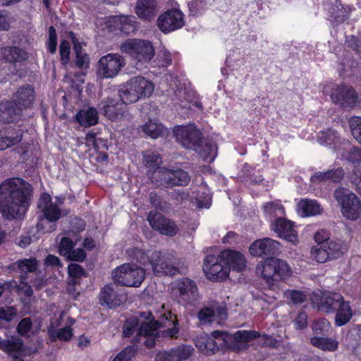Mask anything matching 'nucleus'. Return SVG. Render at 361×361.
Masks as SVG:
<instances>
[{
  "instance_id": "nucleus-31",
  "label": "nucleus",
  "mask_w": 361,
  "mask_h": 361,
  "mask_svg": "<svg viewBox=\"0 0 361 361\" xmlns=\"http://www.w3.org/2000/svg\"><path fill=\"white\" fill-rule=\"evenodd\" d=\"M69 35L73 41V49L75 52V65L78 68H81V69H86V68H89L90 61L88 54L84 51L81 43H79L74 32H70Z\"/></svg>"
},
{
  "instance_id": "nucleus-34",
  "label": "nucleus",
  "mask_w": 361,
  "mask_h": 361,
  "mask_svg": "<svg viewBox=\"0 0 361 361\" xmlns=\"http://www.w3.org/2000/svg\"><path fill=\"white\" fill-rule=\"evenodd\" d=\"M310 342L313 346L327 352H335L339 348V341L325 335H322V338H310Z\"/></svg>"
},
{
  "instance_id": "nucleus-45",
  "label": "nucleus",
  "mask_w": 361,
  "mask_h": 361,
  "mask_svg": "<svg viewBox=\"0 0 361 361\" xmlns=\"http://www.w3.org/2000/svg\"><path fill=\"white\" fill-rule=\"evenodd\" d=\"M194 352V347L190 344H181V345L174 347V361L187 360L193 355Z\"/></svg>"
},
{
  "instance_id": "nucleus-61",
  "label": "nucleus",
  "mask_w": 361,
  "mask_h": 361,
  "mask_svg": "<svg viewBox=\"0 0 361 361\" xmlns=\"http://www.w3.org/2000/svg\"><path fill=\"white\" fill-rule=\"evenodd\" d=\"M344 170L343 168H336V169L328 170V179L333 182H339L343 179Z\"/></svg>"
},
{
  "instance_id": "nucleus-28",
  "label": "nucleus",
  "mask_w": 361,
  "mask_h": 361,
  "mask_svg": "<svg viewBox=\"0 0 361 361\" xmlns=\"http://www.w3.org/2000/svg\"><path fill=\"white\" fill-rule=\"evenodd\" d=\"M340 298L336 303V314L335 315V323L338 326L345 325L350 321L353 315V311L351 309L349 302L344 300L343 296L338 293Z\"/></svg>"
},
{
  "instance_id": "nucleus-39",
  "label": "nucleus",
  "mask_w": 361,
  "mask_h": 361,
  "mask_svg": "<svg viewBox=\"0 0 361 361\" xmlns=\"http://www.w3.org/2000/svg\"><path fill=\"white\" fill-rule=\"evenodd\" d=\"M218 147L214 142H204L200 145L199 143V147L197 152L200 155L202 156L204 161H213L217 154Z\"/></svg>"
},
{
  "instance_id": "nucleus-20",
  "label": "nucleus",
  "mask_w": 361,
  "mask_h": 361,
  "mask_svg": "<svg viewBox=\"0 0 361 361\" xmlns=\"http://www.w3.org/2000/svg\"><path fill=\"white\" fill-rule=\"evenodd\" d=\"M339 299L338 292H317L313 293L312 301L319 310L326 313H336L337 302Z\"/></svg>"
},
{
  "instance_id": "nucleus-3",
  "label": "nucleus",
  "mask_w": 361,
  "mask_h": 361,
  "mask_svg": "<svg viewBox=\"0 0 361 361\" xmlns=\"http://www.w3.org/2000/svg\"><path fill=\"white\" fill-rule=\"evenodd\" d=\"M129 254L134 259L142 264L148 263L156 276H164V274L173 276L178 271L174 262V257L170 253L161 252V250L145 252L139 248H133L129 251Z\"/></svg>"
},
{
  "instance_id": "nucleus-32",
  "label": "nucleus",
  "mask_w": 361,
  "mask_h": 361,
  "mask_svg": "<svg viewBox=\"0 0 361 361\" xmlns=\"http://www.w3.org/2000/svg\"><path fill=\"white\" fill-rule=\"evenodd\" d=\"M298 212L302 216H309V215H317L321 214L322 208L315 200H308L302 198L297 206Z\"/></svg>"
},
{
  "instance_id": "nucleus-17",
  "label": "nucleus",
  "mask_w": 361,
  "mask_h": 361,
  "mask_svg": "<svg viewBox=\"0 0 361 361\" xmlns=\"http://www.w3.org/2000/svg\"><path fill=\"white\" fill-rule=\"evenodd\" d=\"M259 334L257 331H247V329H240L231 335L225 331V349H231L232 350H241L246 346V343L259 337Z\"/></svg>"
},
{
  "instance_id": "nucleus-24",
  "label": "nucleus",
  "mask_w": 361,
  "mask_h": 361,
  "mask_svg": "<svg viewBox=\"0 0 361 361\" xmlns=\"http://www.w3.org/2000/svg\"><path fill=\"white\" fill-rule=\"evenodd\" d=\"M179 291V297L183 302H193L199 296L198 288L196 283L190 279H181L177 283Z\"/></svg>"
},
{
  "instance_id": "nucleus-2",
  "label": "nucleus",
  "mask_w": 361,
  "mask_h": 361,
  "mask_svg": "<svg viewBox=\"0 0 361 361\" xmlns=\"http://www.w3.org/2000/svg\"><path fill=\"white\" fill-rule=\"evenodd\" d=\"M178 322L175 314L171 312L159 316L158 320H155L152 312L140 313V325L139 334L140 337H145L144 343L148 348H152L156 343L155 336L158 333V329L163 326L165 329L162 331L164 336L166 337H176L178 333Z\"/></svg>"
},
{
  "instance_id": "nucleus-53",
  "label": "nucleus",
  "mask_w": 361,
  "mask_h": 361,
  "mask_svg": "<svg viewBox=\"0 0 361 361\" xmlns=\"http://www.w3.org/2000/svg\"><path fill=\"white\" fill-rule=\"evenodd\" d=\"M349 125L353 136L361 144V116H352Z\"/></svg>"
},
{
  "instance_id": "nucleus-55",
  "label": "nucleus",
  "mask_w": 361,
  "mask_h": 361,
  "mask_svg": "<svg viewBox=\"0 0 361 361\" xmlns=\"http://www.w3.org/2000/svg\"><path fill=\"white\" fill-rule=\"evenodd\" d=\"M47 49L51 53H55L57 49V34L54 25L49 27V39L47 41Z\"/></svg>"
},
{
  "instance_id": "nucleus-7",
  "label": "nucleus",
  "mask_w": 361,
  "mask_h": 361,
  "mask_svg": "<svg viewBox=\"0 0 361 361\" xmlns=\"http://www.w3.org/2000/svg\"><path fill=\"white\" fill-rule=\"evenodd\" d=\"M58 202H53V200L48 193H43L38 201V207L40 211L42 212L44 219H42L37 224V226L38 228H42V230H47L46 224L47 222H56L58 219L61 218L63 213L62 210L60 208V205L63 203V198H57ZM54 225H50L48 231H51V230H54Z\"/></svg>"
},
{
  "instance_id": "nucleus-62",
  "label": "nucleus",
  "mask_w": 361,
  "mask_h": 361,
  "mask_svg": "<svg viewBox=\"0 0 361 361\" xmlns=\"http://www.w3.org/2000/svg\"><path fill=\"white\" fill-rule=\"evenodd\" d=\"M156 361H175L174 347L169 351H161L157 354Z\"/></svg>"
},
{
  "instance_id": "nucleus-64",
  "label": "nucleus",
  "mask_w": 361,
  "mask_h": 361,
  "mask_svg": "<svg viewBox=\"0 0 361 361\" xmlns=\"http://www.w3.org/2000/svg\"><path fill=\"white\" fill-rule=\"evenodd\" d=\"M9 102H3L0 104V121H11L10 114L8 111Z\"/></svg>"
},
{
  "instance_id": "nucleus-30",
  "label": "nucleus",
  "mask_w": 361,
  "mask_h": 361,
  "mask_svg": "<svg viewBox=\"0 0 361 361\" xmlns=\"http://www.w3.org/2000/svg\"><path fill=\"white\" fill-rule=\"evenodd\" d=\"M326 261L329 259H336L342 257L347 250V247L342 240H331L326 233Z\"/></svg>"
},
{
  "instance_id": "nucleus-21",
  "label": "nucleus",
  "mask_w": 361,
  "mask_h": 361,
  "mask_svg": "<svg viewBox=\"0 0 361 361\" xmlns=\"http://www.w3.org/2000/svg\"><path fill=\"white\" fill-rule=\"evenodd\" d=\"M331 99L342 106H355L357 102H361L355 89L346 85L337 86L331 93Z\"/></svg>"
},
{
  "instance_id": "nucleus-48",
  "label": "nucleus",
  "mask_w": 361,
  "mask_h": 361,
  "mask_svg": "<svg viewBox=\"0 0 361 361\" xmlns=\"http://www.w3.org/2000/svg\"><path fill=\"white\" fill-rule=\"evenodd\" d=\"M284 295L293 303H302L307 298L306 292L298 290V289H288L285 291Z\"/></svg>"
},
{
  "instance_id": "nucleus-38",
  "label": "nucleus",
  "mask_w": 361,
  "mask_h": 361,
  "mask_svg": "<svg viewBox=\"0 0 361 361\" xmlns=\"http://www.w3.org/2000/svg\"><path fill=\"white\" fill-rule=\"evenodd\" d=\"M140 326V318L137 317H130L126 320L124 324L123 334L125 337H130L135 331L137 332V336L134 338L133 341H140V335L139 334V328Z\"/></svg>"
},
{
  "instance_id": "nucleus-5",
  "label": "nucleus",
  "mask_w": 361,
  "mask_h": 361,
  "mask_svg": "<svg viewBox=\"0 0 361 361\" xmlns=\"http://www.w3.org/2000/svg\"><path fill=\"white\" fill-rule=\"evenodd\" d=\"M154 91V85L151 80L144 76L130 78L119 90L118 96L123 102H135L140 99L149 97Z\"/></svg>"
},
{
  "instance_id": "nucleus-57",
  "label": "nucleus",
  "mask_w": 361,
  "mask_h": 361,
  "mask_svg": "<svg viewBox=\"0 0 361 361\" xmlns=\"http://www.w3.org/2000/svg\"><path fill=\"white\" fill-rule=\"evenodd\" d=\"M32 320L30 317H24L20 320L17 326L18 332L23 336L27 334L28 331L32 329Z\"/></svg>"
},
{
  "instance_id": "nucleus-36",
  "label": "nucleus",
  "mask_w": 361,
  "mask_h": 361,
  "mask_svg": "<svg viewBox=\"0 0 361 361\" xmlns=\"http://www.w3.org/2000/svg\"><path fill=\"white\" fill-rule=\"evenodd\" d=\"M115 23L121 32L126 35H130L136 30L137 23L135 16H118Z\"/></svg>"
},
{
  "instance_id": "nucleus-22",
  "label": "nucleus",
  "mask_w": 361,
  "mask_h": 361,
  "mask_svg": "<svg viewBox=\"0 0 361 361\" xmlns=\"http://www.w3.org/2000/svg\"><path fill=\"white\" fill-rule=\"evenodd\" d=\"M281 248V244L276 240L265 237L254 241L250 247V253L252 255H267V254H276Z\"/></svg>"
},
{
  "instance_id": "nucleus-25",
  "label": "nucleus",
  "mask_w": 361,
  "mask_h": 361,
  "mask_svg": "<svg viewBox=\"0 0 361 361\" xmlns=\"http://www.w3.org/2000/svg\"><path fill=\"white\" fill-rule=\"evenodd\" d=\"M116 99V98H112V97H108L100 103V107L102 109L105 116L109 118H118V117L122 116L126 109V103L122 101Z\"/></svg>"
},
{
  "instance_id": "nucleus-58",
  "label": "nucleus",
  "mask_w": 361,
  "mask_h": 361,
  "mask_svg": "<svg viewBox=\"0 0 361 361\" xmlns=\"http://www.w3.org/2000/svg\"><path fill=\"white\" fill-rule=\"evenodd\" d=\"M135 348L133 345L126 347L118 355L114 357V361H129L134 355Z\"/></svg>"
},
{
  "instance_id": "nucleus-33",
  "label": "nucleus",
  "mask_w": 361,
  "mask_h": 361,
  "mask_svg": "<svg viewBox=\"0 0 361 361\" xmlns=\"http://www.w3.org/2000/svg\"><path fill=\"white\" fill-rule=\"evenodd\" d=\"M76 119L81 126L90 127L97 124L99 121L98 111L95 107H87L80 110L76 114Z\"/></svg>"
},
{
  "instance_id": "nucleus-26",
  "label": "nucleus",
  "mask_w": 361,
  "mask_h": 361,
  "mask_svg": "<svg viewBox=\"0 0 361 361\" xmlns=\"http://www.w3.org/2000/svg\"><path fill=\"white\" fill-rule=\"evenodd\" d=\"M272 228L279 236L284 238V239L289 242L295 243L298 240V235L296 231H295L294 224L289 221V220L279 217L272 224Z\"/></svg>"
},
{
  "instance_id": "nucleus-8",
  "label": "nucleus",
  "mask_w": 361,
  "mask_h": 361,
  "mask_svg": "<svg viewBox=\"0 0 361 361\" xmlns=\"http://www.w3.org/2000/svg\"><path fill=\"white\" fill-rule=\"evenodd\" d=\"M146 273L143 268L136 264H122L112 271V277L116 283L125 285V286H140Z\"/></svg>"
},
{
  "instance_id": "nucleus-27",
  "label": "nucleus",
  "mask_w": 361,
  "mask_h": 361,
  "mask_svg": "<svg viewBox=\"0 0 361 361\" xmlns=\"http://www.w3.org/2000/svg\"><path fill=\"white\" fill-rule=\"evenodd\" d=\"M159 11L156 0H137L135 4V13L142 20L150 21Z\"/></svg>"
},
{
  "instance_id": "nucleus-42",
  "label": "nucleus",
  "mask_w": 361,
  "mask_h": 361,
  "mask_svg": "<svg viewBox=\"0 0 361 361\" xmlns=\"http://www.w3.org/2000/svg\"><path fill=\"white\" fill-rule=\"evenodd\" d=\"M3 54L8 61H21L27 57V52L19 47L4 49Z\"/></svg>"
},
{
  "instance_id": "nucleus-59",
  "label": "nucleus",
  "mask_w": 361,
  "mask_h": 361,
  "mask_svg": "<svg viewBox=\"0 0 361 361\" xmlns=\"http://www.w3.org/2000/svg\"><path fill=\"white\" fill-rule=\"evenodd\" d=\"M207 5L206 1L204 0H192L189 4V10L192 14H199L201 11H204Z\"/></svg>"
},
{
  "instance_id": "nucleus-6",
  "label": "nucleus",
  "mask_w": 361,
  "mask_h": 361,
  "mask_svg": "<svg viewBox=\"0 0 361 361\" xmlns=\"http://www.w3.org/2000/svg\"><path fill=\"white\" fill-rule=\"evenodd\" d=\"M256 271L265 279L268 285H273L274 281L289 277L291 268L284 260L277 257H268L257 264Z\"/></svg>"
},
{
  "instance_id": "nucleus-54",
  "label": "nucleus",
  "mask_w": 361,
  "mask_h": 361,
  "mask_svg": "<svg viewBox=\"0 0 361 361\" xmlns=\"http://www.w3.org/2000/svg\"><path fill=\"white\" fill-rule=\"evenodd\" d=\"M264 211L267 215L274 216V215H278V214H283L284 208L279 202H267L264 205Z\"/></svg>"
},
{
  "instance_id": "nucleus-47",
  "label": "nucleus",
  "mask_w": 361,
  "mask_h": 361,
  "mask_svg": "<svg viewBox=\"0 0 361 361\" xmlns=\"http://www.w3.org/2000/svg\"><path fill=\"white\" fill-rule=\"evenodd\" d=\"M142 130L151 137H158L161 135L164 127L161 123L153 122V121H147L142 127Z\"/></svg>"
},
{
  "instance_id": "nucleus-63",
  "label": "nucleus",
  "mask_w": 361,
  "mask_h": 361,
  "mask_svg": "<svg viewBox=\"0 0 361 361\" xmlns=\"http://www.w3.org/2000/svg\"><path fill=\"white\" fill-rule=\"evenodd\" d=\"M307 325V314L305 312H300L295 319V326L298 329H302Z\"/></svg>"
},
{
  "instance_id": "nucleus-13",
  "label": "nucleus",
  "mask_w": 361,
  "mask_h": 361,
  "mask_svg": "<svg viewBox=\"0 0 361 361\" xmlns=\"http://www.w3.org/2000/svg\"><path fill=\"white\" fill-rule=\"evenodd\" d=\"M35 90L27 85L26 86H22L16 92L13 97V100L9 102V106L7 108V111L10 114L11 121H13L15 115H20L21 111L25 108H28L32 105L35 100Z\"/></svg>"
},
{
  "instance_id": "nucleus-16",
  "label": "nucleus",
  "mask_w": 361,
  "mask_h": 361,
  "mask_svg": "<svg viewBox=\"0 0 361 361\" xmlns=\"http://www.w3.org/2000/svg\"><path fill=\"white\" fill-rule=\"evenodd\" d=\"M184 15L178 8L167 10L159 15L157 25L162 32H172L185 24Z\"/></svg>"
},
{
  "instance_id": "nucleus-35",
  "label": "nucleus",
  "mask_w": 361,
  "mask_h": 361,
  "mask_svg": "<svg viewBox=\"0 0 361 361\" xmlns=\"http://www.w3.org/2000/svg\"><path fill=\"white\" fill-rule=\"evenodd\" d=\"M100 302L102 305L106 303L109 307H115L120 305L121 300L116 290L111 286H105L100 293Z\"/></svg>"
},
{
  "instance_id": "nucleus-60",
  "label": "nucleus",
  "mask_w": 361,
  "mask_h": 361,
  "mask_svg": "<svg viewBox=\"0 0 361 361\" xmlns=\"http://www.w3.org/2000/svg\"><path fill=\"white\" fill-rule=\"evenodd\" d=\"M16 310L14 307H0V318L6 321H11L16 314Z\"/></svg>"
},
{
  "instance_id": "nucleus-44",
  "label": "nucleus",
  "mask_w": 361,
  "mask_h": 361,
  "mask_svg": "<svg viewBox=\"0 0 361 361\" xmlns=\"http://www.w3.org/2000/svg\"><path fill=\"white\" fill-rule=\"evenodd\" d=\"M350 12V11L348 8H345L344 6L339 1H336L331 11H330L331 17L338 23H343L346 18H348Z\"/></svg>"
},
{
  "instance_id": "nucleus-46",
  "label": "nucleus",
  "mask_w": 361,
  "mask_h": 361,
  "mask_svg": "<svg viewBox=\"0 0 361 361\" xmlns=\"http://www.w3.org/2000/svg\"><path fill=\"white\" fill-rule=\"evenodd\" d=\"M311 255L317 262H326V241L319 243L313 247L310 251Z\"/></svg>"
},
{
  "instance_id": "nucleus-41",
  "label": "nucleus",
  "mask_w": 361,
  "mask_h": 361,
  "mask_svg": "<svg viewBox=\"0 0 361 361\" xmlns=\"http://www.w3.org/2000/svg\"><path fill=\"white\" fill-rule=\"evenodd\" d=\"M340 140L339 135L335 130L329 128L326 131H321L318 136V141L321 144H326V145H334V148H337L336 144Z\"/></svg>"
},
{
  "instance_id": "nucleus-52",
  "label": "nucleus",
  "mask_w": 361,
  "mask_h": 361,
  "mask_svg": "<svg viewBox=\"0 0 361 361\" xmlns=\"http://www.w3.org/2000/svg\"><path fill=\"white\" fill-rule=\"evenodd\" d=\"M74 247V243L68 237H63L59 245V252L66 257L68 259H72V248Z\"/></svg>"
},
{
  "instance_id": "nucleus-19",
  "label": "nucleus",
  "mask_w": 361,
  "mask_h": 361,
  "mask_svg": "<svg viewBox=\"0 0 361 361\" xmlns=\"http://www.w3.org/2000/svg\"><path fill=\"white\" fill-rule=\"evenodd\" d=\"M228 311L226 305H212L204 307L197 313V318L202 325H209L212 322L221 324L226 319Z\"/></svg>"
},
{
  "instance_id": "nucleus-14",
  "label": "nucleus",
  "mask_w": 361,
  "mask_h": 361,
  "mask_svg": "<svg viewBox=\"0 0 361 361\" xmlns=\"http://www.w3.org/2000/svg\"><path fill=\"white\" fill-rule=\"evenodd\" d=\"M173 133L176 140L183 147L197 151L202 140V133L194 123H189L185 126H176L173 128Z\"/></svg>"
},
{
  "instance_id": "nucleus-29",
  "label": "nucleus",
  "mask_w": 361,
  "mask_h": 361,
  "mask_svg": "<svg viewBox=\"0 0 361 361\" xmlns=\"http://www.w3.org/2000/svg\"><path fill=\"white\" fill-rule=\"evenodd\" d=\"M222 257H224L226 259V263L229 267V271L231 269L240 271V270H243L245 267V257L243 253L238 252V250H224Z\"/></svg>"
},
{
  "instance_id": "nucleus-51",
  "label": "nucleus",
  "mask_w": 361,
  "mask_h": 361,
  "mask_svg": "<svg viewBox=\"0 0 361 361\" xmlns=\"http://www.w3.org/2000/svg\"><path fill=\"white\" fill-rule=\"evenodd\" d=\"M22 138V131H18L16 135H6V137L0 135V149H6V148L11 147V145L19 143V142H21Z\"/></svg>"
},
{
  "instance_id": "nucleus-49",
  "label": "nucleus",
  "mask_w": 361,
  "mask_h": 361,
  "mask_svg": "<svg viewBox=\"0 0 361 361\" xmlns=\"http://www.w3.org/2000/svg\"><path fill=\"white\" fill-rule=\"evenodd\" d=\"M314 333L313 337H322L323 334H326L330 329V324L325 319L322 320H315L312 325Z\"/></svg>"
},
{
  "instance_id": "nucleus-10",
  "label": "nucleus",
  "mask_w": 361,
  "mask_h": 361,
  "mask_svg": "<svg viewBox=\"0 0 361 361\" xmlns=\"http://www.w3.org/2000/svg\"><path fill=\"white\" fill-rule=\"evenodd\" d=\"M120 49L140 63H148L155 54L153 44L142 39H128L121 44Z\"/></svg>"
},
{
  "instance_id": "nucleus-4",
  "label": "nucleus",
  "mask_w": 361,
  "mask_h": 361,
  "mask_svg": "<svg viewBox=\"0 0 361 361\" xmlns=\"http://www.w3.org/2000/svg\"><path fill=\"white\" fill-rule=\"evenodd\" d=\"M144 160L147 167L149 169L157 168L153 171L152 180L161 185H166V187L176 185V184L183 185V184H188L190 180V177L185 170H171L166 169V168H158V166H159L162 161L161 157L159 154L148 153L144 155Z\"/></svg>"
},
{
  "instance_id": "nucleus-23",
  "label": "nucleus",
  "mask_w": 361,
  "mask_h": 361,
  "mask_svg": "<svg viewBox=\"0 0 361 361\" xmlns=\"http://www.w3.org/2000/svg\"><path fill=\"white\" fill-rule=\"evenodd\" d=\"M0 349L13 356V361H25L20 356L25 353V348L18 336H12L10 339L0 338Z\"/></svg>"
},
{
  "instance_id": "nucleus-50",
  "label": "nucleus",
  "mask_w": 361,
  "mask_h": 361,
  "mask_svg": "<svg viewBox=\"0 0 361 361\" xmlns=\"http://www.w3.org/2000/svg\"><path fill=\"white\" fill-rule=\"evenodd\" d=\"M71 324H73V320H70V324H67L62 329H57L56 331H51L50 335L54 338L63 340V341H68L73 336V331L71 328Z\"/></svg>"
},
{
  "instance_id": "nucleus-15",
  "label": "nucleus",
  "mask_w": 361,
  "mask_h": 361,
  "mask_svg": "<svg viewBox=\"0 0 361 361\" xmlns=\"http://www.w3.org/2000/svg\"><path fill=\"white\" fill-rule=\"evenodd\" d=\"M125 64V59L120 54H107L99 60L97 73L104 77L116 76Z\"/></svg>"
},
{
  "instance_id": "nucleus-12",
  "label": "nucleus",
  "mask_w": 361,
  "mask_h": 361,
  "mask_svg": "<svg viewBox=\"0 0 361 361\" xmlns=\"http://www.w3.org/2000/svg\"><path fill=\"white\" fill-rule=\"evenodd\" d=\"M224 252V250H222L217 257L207 255L204 257L203 270L209 279L219 281L228 277L229 267L226 263L225 257H223Z\"/></svg>"
},
{
  "instance_id": "nucleus-1",
  "label": "nucleus",
  "mask_w": 361,
  "mask_h": 361,
  "mask_svg": "<svg viewBox=\"0 0 361 361\" xmlns=\"http://www.w3.org/2000/svg\"><path fill=\"white\" fill-rule=\"evenodd\" d=\"M33 188L23 178H8L0 184V213L5 219H18L29 207Z\"/></svg>"
},
{
  "instance_id": "nucleus-18",
  "label": "nucleus",
  "mask_w": 361,
  "mask_h": 361,
  "mask_svg": "<svg viewBox=\"0 0 361 361\" xmlns=\"http://www.w3.org/2000/svg\"><path fill=\"white\" fill-rule=\"evenodd\" d=\"M147 221L154 230L165 235H175L178 233V226L159 212H149Z\"/></svg>"
},
{
  "instance_id": "nucleus-11",
  "label": "nucleus",
  "mask_w": 361,
  "mask_h": 361,
  "mask_svg": "<svg viewBox=\"0 0 361 361\" xmlns=\"http://www.w3.org/2000/svg\"><path fill=\"white\" fill-rule=\"evenodd\" d=\"M196 348L204 355H214L226 349L225 331H213L210 335L201 334L194 339Z\"/></svg>"
},
{
  "instance_id": "nucleus-56",
  "label": "nucleus",
  "mask_w": 361,
  "mask_h": 361,
  "mask_svg": "<svg viewBox=\"0 0 361 361\" xmlns=\"http://www.w3.org/2000/svg\"><path fill=\"white\" fill-rule=\"evenodd\" d=\"M71 44L68 40H62L60 45L61 59L63 64H68L70 59Z\"/></svg>"
},
{
  "instance_id": "nucleus-43",
  "label": "nucleus",
  "mask_w": 361,
  "mask_h": 361,
  "mask_svg": "<svg viewBox=\"0 0 361 361\" xmlns=\"http://www.w3.org/2000/svg\"><path fill=\"white\" fill-rule=\"evenodd\" d=\"M16 263L19 270L24 275L21 276L24 279H26L27 273L35 271L39 266L36 259H24L23 260H18Z\"/></svg>"
},
{
  "instance_id": "nucleus-9",
  "label": "nucleus",
  "mask_w": 361,
  "mask_h": 361,
  "mask_svg": "<svg viewBox=\"0 0 361 361\" xmlns=\"http://www.w3.org/2000/svg\"><path fill=\"white\" fill-rule=\"evenodd\" d=\"M334 196L341 206V212L343 216L351 221H356L360 218L361 201L359 197L345 188L336 189Z\"/></svg>"
},
{
  "instance_id": "nucleus-37",
  "label": "nucleus",
  "mask_w": 361,
  "mask_h": 361,
  "mask_svg": "<svg viewBox=\"0 0 361 361\" xmlns=\"http://www.w3.org/2000/svg\"><path fill=\"white\" fill-rule=\"evenodd\" d=\"M338 152L353 163H361V150L358 147H354L349 142H343L342 149H338Z\"/></svg>"
},
{
  "instance_id": "nucleus-40",
  "label": "nucleus",
  "mask_w": 361,
  "mask_h": 361,
  "mask_svg": "<svg viewBox=\"0 0 361 361\" xmlns=\"http://www.w3.org/2000/svg\"><path fill=\"white\" fill-rule=\"evenodd\" d=\"M68 273L71 277L68 290L69 291H71V286L75 285V283H78L80 278L86 276V273L82 267L79 265V264H75V262H71L69 264L68 266Z\"/></svg>"
}]
</instances>
